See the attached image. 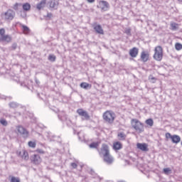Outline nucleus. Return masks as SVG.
<instances>
[{
	"instance_id": "nucleus-5",
	"label": "nucleus",
	"mask_w": 182,
	"mask_h": 182,
	"mask_svg": "<svg viewBox=\"0 0 182 182\" xmlns=\"http://www.w3.org/2000/svg\"><path fill=\"white\" fill-rule=\"evenodd\" d=\"M97 151L101 157H105V155L110 154L109 146L106 144H102L101 149H98Z\"/></svg>"
},
{
	"instance_id": "nucleus-45",
	"label": "nucleus",
	"mask_w": 182,
	"mask_h": 182,
	"mask_svg": "<svg viewBox=\"0 0 182 182\" xmlns=\"http://www.w3.org/2000/svg\"><path fill=\"white\" fill-rule=\"evenodd\" d=\"M89 4H93L95 2V0H87Z\"/></svg>"
},
{
	"instance_id": "nucleus-46",
	"label": "nucleus",
	"mask_w": 182,
	"mask_h": 182,
	"mask_svg": "<svg viewBox=\"0 0 182 182\" xmlns=\"http://www.w3.org/2000/svg\"><path fill=\"white\" fill-rule=\"evenodd\" d=\"M178 1H179V2H182V0H178Z\"/></svg>"
},
{
	"instance_id": "nucleus-9",
	"label": "nucleus",
	"mask_w": 182,
	"mask_h": 182,
	"mask_svg": "<svg viewBox=\"0 0 182 182\" xmlns=\"http://www.w3.org/2000/svg\"><path fill=\"white\" fill-rule=\"evenodd\" d=\"M17 132H18V133H20V134H21L24 139H26L29 136V132H28V130H26V129L22 126H18L17 127Z\"/></svg>"
},
{
	"instance_id": "nucleus-29",
	"label": "nucleus",
	"mask_w": 182,
	"mask_h": 182,
	"mask_svg": "<svg viewBox=\"0 0 182 182\" xmlns=\"http://www.w3.org/2000/svg\"><path fill=\"white\" fill-rule=\"evenodd\" d=\"M149 80L151 82V83H156V80H157L156 77H154L152 75H150L149 76Z\"/></svg>"
},
{
	"instance_id": "nucleus-8",
	"label": "nucleus",
	"mask_w": 182,
	"mask_h": 182,
	"mask_svg": "<svg viewBox=\"0 0 182 182\" xmlns=\"http://www.w3.org/2000/svg\"><path fill=\"white\" fill-rule=\"evenodd\" d=\"M77 113L79 114V116L83 117V120H89L90 119V116L89 115L87 112L83 110L82 109H78L77 110Z\"/></svg>"
},
{
	"instance_id": "nucleus-24",
	"label": "nucleus",
	"mask_w": 182,
	"mask_h": 182,
	"mask_svg": "<svg viewBox=\"0 0 182 182\" xmlns=\"http://www.w3.org/2000/svg\"><path fill=\"white\" fill-rule=\"evenodd\" d=\"M117 136L119 140H126L127 135L124 132H119Z\"/></svg>"
},
{
	"instance_id": "nucleus-15",
	"label": "nucleus",
	"mask_w": 182,
	"mask_h": 182,
	"mask_svg": "<svg viewBox=\"0 0 182 182\" xmlns=\"http://www.w3.org/2000/svg\"><path fill=\"white\" fill-rule=\"evenodd\" d=\"M137 55H139V48L136 47H134L129 50V55L131 58H137Z\"/></svg>"
},
{
	"instance_id": "nucleus-47",
	"label": "nucleus",
	"mask_w": 182,
	"mask_h": 182,
	"mask_svg": "<svg viewBox=\"0 0 182 182\" xmlns=\"http://www.w3.org/2000/svg\"><path fill=\"white\" fill-rule=\"evenodd\" d=\"M38 96H39V94H38Z\"/></svg>"
},
{
	"instance_id": "nucleus-18",
	"label": "nucleus",
	"mask_w": 182,
	"mask_h": 182,
	"mask_svg": "<svg viewBox=\"0 0 182 182\" xmlns=\"http://www.w3.org/2000/svg\"><path fill=\"white\" fill-rule=\"evenodd\" d=\"M181 141V138L178 135H172V139L171 141L172 143H175V144H177L180 143Z\"/></svg>"
},
{
	"instance_id": "nucleus-26",
	"label": "nucleus",
	"mask_w": 182,
	"mask_h": 182,
	"mask_svg": "<svg viewBox=\"0 0 182 182\" xmlns=\"http://www.w3.org/2000/svg\"><path fill=\"white\" fill-rule=\"evenodd\" d=\"M19 6H22V4H21V3H16L13 6V9H14V11H18Z\"/></svg>"
},
{
	"instance_id": "nucleus-12",
	"label": "nucleus",
	"mask_w": 182,
	"mask_h": 182,
	"mask_svg": "<svg viewBox=\"0 0 182 182\" xmlns=\"http://www.w3.org/2000/svg\"><path fill=\"white\" fill-rule=\"evenodd\" d=\"M150 58V54L149 53V51H142L141 53V62H144V63H146L149 60V58Z\"/></svg>"
},
{
	"instance_id": "nucleus-19",
	"label": "nucleus",
	"mask_w": 182,
	"mask_h": 182,
	"mask_svg": "<svg viewBox=\"0 0 182 182\" xmlns=\"http://www.w3.org/2000/svg\"><path fill=\"white\" fill-rule=\"evenodd\" d=\"M80 87H82V89H85V90H87L89 89H92V85L87 82H82L80 84Z\"/></svg>"
},
{
	"instance_id": "nucleus-37",
	"label": "nucleus",
	"mask_w": 182,
	"mask_h": 182,
	"mask_svg": "<svg viewBox=\"0 0 182 182\" xmlns=\"http://www.w3.org/2000/svg\"><path fill=\"white\" fill-rule=\"evenodd\" d=\"M18 48V44L16 43H14L11 47V50H15Z\"/></svg>"
},
{
	"instance_id": "nucleus-16",
	"label": "nucleus",
	"mask_w": 182,
	"mask_h": 182,
	"mask_svg": "<svg viewBox=\"0 0 182 182\" xmlns=\"http://www.w3.org/2000/svg\"><path fill=\"white\" fill-rule=\"evenodd\" d=\"M0 41L7 42V43H9L10 42H12V37L9 35L3 36L2 37H0Z\"/></svg>"
},
{
	"instance_id": "nucleus-41",
	"label": "nucleus",
	"mask_w": 182,
	"mask_h": 182,
	"mask_svg": "<svg viewBox=\"0 0 182 182\" xmlns=\"http://www.w3.org/2000/svg\"><path fill=\"white\" fill-rule=\"evenodd\" d=\"M71 167H73V168H77V164L73 162L70 164Z\"/></svg>"
},
{
	"instance_id": "nucleus-42",
	"label": "nucleus",
	"mask_w": 182,
	"mask_h": 182,
	"mask_svg": "<svg viewBox=\"0 0 182 182\" xmlns=\"http://www.w3.org/2000/svg\"><path fill=\"white\" fill-rule=\"evenodd\" d=\"M173 135H171V134H170L169 132L166 134V139H172Z\"/></svg>"
},
{
	"instance_id": "nucleus-17",
	"label": "nucleus",
	"mask_w": 182,
	"mask_h": 182,
	"mask_svg": "<svg viewBox=\"0 0 182 182\" xmlns=\"http://www.w3.org/2000/svg\"><path fill=\"white\" fill-rule=\"evenodd\" d=\"M46 6V0H41L40 3L37 4L36 9L38 11H41V9H43Z\"/></svg>"
},
{
	"instance_id": "nucleus-10",
	"label": "nucleus",
	"mask_w": 182,
	"mask_h": 182,
	"mask_svg": "<svg viewBox=\"0 0 182 182\" xmlns=\"http://www.w3.org/2000/svg\"><path fill=\"white\" fill-rule=\"evenodd\" d=\"M104 163H106V164L110 165L113 164V161H114V159L110 154H107V155L102 156Z\"/></svg>"
},
{
	"instance_id": "nucleus-23",
	"label": "nucleus",
	"mask_w": 182,
	"mask_h": 182,
	"mask_svg": "<svg viewBox=\"0 0 182 182\" xmlns=\"http://www.w3.org/2000/svg\"><path fill=\"white\" fill-rule=\"evenodd\" d=\"M100 144V142H92L89 145L90 149H97L99 147V145Z\"/></svg>"
},
{
	"instance_id": "nucleus-22",
	"label": "nucleus",
	"mask_w": 182,
	"mask_h": 182,
	"mask_svg": "<svg viewBox=\"0 0 182 182\" xmlns=\"http://www.w3.org/2000/svg\"><path fill=\"white\" fill-rule=\"evenodd\" d=\"M145 123L150 127H153V126L154 124V121H153V119L149 118L145 121Z\"/></svg>"
},
{
	"instance_id": "nucleus-31",
	"label": "nucleus",
	"mask_w": 182,
	"mask_h": 182,
	"mask_svg": "<svg viewBox=\"0 0 182 182\" xmlns=\"http://www.w3.org/2000/svg\"><path fill=\"white\" fill-rule=\"evenodd\" d=\"M175 49L176 50H181V49H182V44L180 43H176L175 44Z\"/></svg>"
},
{
	"instance_id": "nucleus-33",
	"label": "nucleus",
	"mask_w": 182,
	"mask_h": 182,
	"mask_svg": "<svg viewBox=\"0 0 182 182\" xmlns=\"http://www.w3.org/2000/svg\"><path fill=\"white\" fill-rule=\"evenodd\" d=\"M0 123L1 124H2V126H5V127L8 126V121H6V119H0Z\"/></svg>"
},
{
	"instance_id": "nucleus-11",
	"label": "nucleus",
	"mask_w": 182,
	"mask_h": 182,
	"mask_svg": "<svg viewBox=\"0 0 182 182\" xmlns=\"http://www.w3.org/2000/svg\"><path fill=\"white\" fill-rule=\"evenodd\" d=\"M31 162L33 164L38 165L41 164L42 163V158H41V156L39 154H34L32 156H31Z\"/></svg>"
},
{
	"instance_id": "nucleus-32",
	"label": "nucleus",
	"mask_w": 182,
	"mask_h": 182,
	"mask_svg": "<svg viewBox=\"0 0 182 182\" xmlns=\"http://www.w3.org/2000/svg\"><path fill=\"white\" fill-rule=\"evenodd\" d=\"M177 26H178V24H177L176 23H171V27L172 31H176Z\"/></svg>"
},
{
	"instance_id": "nucleus-34",
	"label": "nucleus",
	"mask_w": 182,
	"mask_h": 182,
	"mask_svg": "<svg viewBox=\"0 0 182 182\" xmlns=\"http://www.w3.org/2000/svg\"><path fill=\"white\" fill-rule=\"evenodd\" d=\"M10 182H21V179L19 178H16L15 176H12Z\"/></svg>"
},
{
	"instance_id": "nucleus-28",
	"label": "nucleus",
	"mask_w": 182,
	"mask_h": 182,
	"mask_svg": "<svg viewBox=\"0 0 182 182\" xmlns=\"http://www.w3.org/2000/svg\"><path fill=\"white\" fill-rule=\"evenodd\" d=\"M48 60H50V62H55V60H56V55L52 54L49 55Z\"/></svg>"
},
{
	"instance_id": "nucleus-43",
	"label": "nucleus",
	"mask_w": 182,
	"mask_h": 182,
	"mask_svg": "<svg viewBox=\"0 0 182 182\" xmlns=\"http://www.w3.org/2000/svg\"><path fill=\"white\" fill-rule=\"evenodd\" d=\"M46 16H47V18H52L53 14H52V13H48Z\"/></svg>"
},
{
	"instance_id": "nucleus-40",
	"label": "nucleus",
	"mask_w": 182,
	"mask_h": 182,
	"mask_svg": "<svg viewBox=\"0 0 182 182\" xmlns=\"http://www.w3.org/2000/svg\"><path fill=\"white\" fill-rule=\"evenodd\" d=\"M37 153H38L39 154H45V151H43V149H38L36 151Z\"/></svg>"
},
{
	"instance_id": "nucleus-14",
	"label": "nucleus",
	"mask_w": 182,
	"mask_h": 182,
	"mask_svg": "<svg viewBox=\"0 0 182 182\" xmlns=\"http://www.w3.org/2000/svg\"><path fill=\"white\" fill-rule=\"evenodd\" d=\"M137 149H139V150H141V151H149V145L146 143L140 144L138 143L136 144Z\"/></svg>"
},
{
	"instance_id": "nucleus-20",
	"label": "nucleus",
	"mask_w": 182,
	"mask_h": 182,
	"mask_svg": "<svg viewBox=\"0 0 182 182\" xmlns=\"http://www.w3.org/2000/svg\"><path fill=\"white\" fill-rule=\"evenodd\" d=\"M21 6L23 7V11H26V12L31 11V4L29 3L21 4Z\"/></svg>"
},
{
	"instance_id": "nucleus-2",
	"label": "nucleus",
	"mask_w": 182,
	"mask_h": 182,
	"mask_svg": "<svg viewBox=\"0 0 182 182\" xmlns=\"http://www.w3.org/2000/svg\"><path fill=\"white\" fill-rule=\"evenodd\" d=\"M132 128L134 129L139 133H143L144 132V124L141 123L137 119H132L131 121Z\"/></svg>"
},
{
	"instance_id": "nucleus-1",
	"label": "nucleus",
	"mask_w": 182,
	"mask_h": 182,
	"mask_svg": "<svg viewBox=\"0 0 182 182\" xmlns=\"http://www.w3.org/2000/svg\"><path fill=\"white\" fill-rule=\"evenodd\" d=\"M102 117L105 123L113 124V123H114V119H116V114L112 110L106 111L103 113Z\"/></svg>"
},
{
	"instance_id": "nucleus-44",
	"label": "nucleus",
	"mask_w": 182,
	"mask_h": 182,
	"mask_svg": "<svg viewBox=\"0 0 182 182\" xmlns=\"http://www.w3.org/2000/svg\"><path fill=\"white\" fill-rule=\"evenodd\" d=\"M90 174H91L92 176H95V171L92 169H90Z\"/></svg>"
},
{
	"instance_id": "nucleus-13",
	"label": "nucleus",
	"mask_w": 182,
	"mask_h": 182,
	"mask_svg": "<svg viewBox=\"0 0 182 182\" xmlns=\"http://www.w3.org/2000/svg\"><path fill=\"white\" fill-rule=\"evenodd\" d=\"M48 5L51 9H58V6H59V1L58 0H50L48 2Z\"/></svg>"
},
{
	"instance_id": "nucleus-38",
	"label": "nucleus",
	"mask_w": 182,
	"mask_h": 182,
	"mask_svg": "<svg viewBox=\"0 0 182 182\" xmlns=\"http://www.w3.org/2000/svg\"><path fill=\"white\" fill-rule=\"evenodd\" d=\"M0 36L1 38H2L3 36H5V28L0 29Z\"/></svg>"
},
{
	"instance_id": "nucleus-25",
	"label": "nucleus",
	"mask_w": 182,
	"mask_h": 182,
	"mask_svg": "<svg viewBox=\"0 0 182 182\" xmlns=\"http://www.w3.org/2000/svg\"><path fill=\"white\" fill-rule=\"evenodd\" d=\"M21 26L23 28V32L26 35H28V33H29L31 32V29H29L28 26H26L25 25H22Z\"/></svg>"
},
{
	"instance_id": "nucleus-3",
	"label": "nucleus",
	"mask_w": 182,
	"mask_h": 182,
	"mask_svg": "<svg viewBox=\"0 0 182 182\" xmlns=\"http://www.w3.org/2000/svg\"><path fill=\"white\" fill-rule=\"evenodd\" d=\"M16 15V14L15 13V11L9 9L6 12L1 14V18H3L4 21L11 22V21H14V18H15Z\"/></svg>"
},
{
	"instance_id": "nucleus-39",
	"label": "nucleus",
	"mask_w": 182,
	"mask_h": 182,
	"mask_svg": "<svg viewBox=\"0 0 182 182\" xmlns=\"http://www.w3.org/2000/svg\"><path fill=\"white\" fill-rule=\"evenodd\" d=\"M125 33L128 36L132 35V28H126Z\"/></svg>"
},
{
	"instance_id": "nucleus-6",
	"label": "nucleus",
	"mask_w": 182,
	"mask_h": 182,
	"mask_svg": "<svg viewBox=\"0 0 182 182\" xmlns=\"http://www.w3.org/2000/svg\"><path fill=\"white\" fill-rule=\"evenodd\" d=\"M98 8H100L101 11H107L110 8V4L105 0H102L99 2Z\"/></svg>"
},
{
	"instance_id": "nucleus-4",
	"label": "nucleus",
	"mask_w": 182,
	"mask_h": 182,
	"mask_svg": "<svg viewBox=\"0 0 182 182\" xmlns=\"http://www.w3.org/2000/svg\"><path fill=\"white\" fill-rule=\"evenodd\" d=\"M153 58L155 60L161 62L163 59V47L158 46L155 48Z\"/></svg>"
},
{
	"instance_id": "nucleus-21",
	"label": "nucleus",
	"mask_w": 182,
	"mask_h": 182,
	"mask_svg": "<svg viewBox=\"0 0 182 182\" xmlns=\"http://www.w3.org/2000/svg\"><path fill=\"white\" fill-rule=\"evenodd\" d=\"M113 147L114 150H120V149L122 147V143L119 141L115 142L113 145Z\"/></svg>"
},
{
	"instance_id": "nucleus-30",
	"label": "nucleus",
	"mask_w": 182,
	"mask_h": 182,
	"mask_svg": "<svg viewBox=\"0 0 182 182\" xmlns=\"http://www.w3.org/2000/svg\"><path fill=\"white\" fill-rule=\"evenodd\" d=\"M28 147H31L32 149H35L36 147V142L30 141H28Z\"/></svg>"
},
{
	"instance_id": "nucleus-35",
	"label": "nucleus",
	"mask_w": 182,
	"mask_h": 182,
	"mask_svg": "<svg viewBox=\"0 0 182 182\" xmlns=\"http://www.w3.org/2000/svg\"><path fill=\"white\" fill-rule=\"evenodd\" d=\"M22 159H24V160H28V159H29V156H28V153L26 152V151H23Z\"/></svg>"
},
{
	"instance_id": "nucleus-36",
	"label": "nucleus",
	"mask_w": 182,
	"mask_h": 182,
	"mask_svg": "<svg viewBox=\"0 0 182 182\" xmlns=\"http://www.w3.org/2000/svg\"><path fill=\"white\" fill-rule=\"evenodd\" d=\"M164 174H170L171 173V169L170 168H164Z\"/></svg>"
},
{
	"instance_id": "nucleus-7",
	"label": "nucleus",
	"mask_w": 182,
	"mask_h": 182,
	"mask_svg": "<svg viewBox=\"0 0 182 182\" xmlns=\"http://www.w3.org/2000/svg\"><path fill=\"white\" fill-rule=\"evenodd\" d=\"M92 28L96 33H98L99 35H105V31H103V28H102L100 24L95 23L92 24Z\"/></svg>"
},
{
	"instance_id": "nucleus-27",
	"label": "nucleus",
	"mask_w": 182,
	"mask_h": 182,
	"mask_svg": "<svg viewBox=\"0 0 182 182\" xmlns=\"http://www.w3.org/2000/svg\"><path fill=\"white\" fill-rule=\"evenodd\" d=\"M9 107H11V109H16V107H18V105L16 102H10L9 104Z\"/></svg>"
}]
</instances>
